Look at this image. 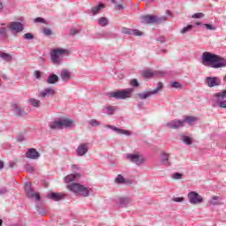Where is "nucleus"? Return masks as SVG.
<instances>
[{"mask_svg": "<svg viewBox=\"0 0 226 226\" xmlns=\"http://www.w3.org/2000/svg\"><path fill=\"white\" fill-rule=\"evenodd\" d=\"M198 119L195 117H185L182 121H184V124L187 123L188 124H193Z\"/></svg>", "mask_w": 226, "mask_h": 226, "instance_id": "nucleus-32", "label": "nucleus"}, {"mask_svg": "<svg viewBox=\"0 0 226 226\" xmlns=\"http://www.w3.org/2000/svg\"><path fill=\"white\" fill-rule=\"evenodd\" d=\"M0 36L4 39L8 38V28L3 26L0 27Z\"/></svg>", "mask_w": 226, "mask_h": 226, "instance_id": "nucleus-36", "label": "nucleus"}, {"mask_svg": "<svg viewBox=\"0 0 226 226\" xmlns=\"http://www.w3.org/2000/svg\"><path fill=\"white\" fill-rule=\"evenodd\" d=\"M192 18V19H204V13H202V12L194 13Z\"/></svg>", "mask_w": 226, "mask_h": 226, "instance_id": "nucleus-45", "label": "nucleus"}, {"mask_svg": "<svg viewBox=\"0 0 226 226\" xmlns=\"http://www.w3.org/2000/svg\"><path fill=\"white\" fill-rule=\"evenodd\" d=\"M6 193H8V188L1 187L0 188V195H6Z\"/></svg>", "mask_w": 226, "mask_h": 226, "instance_id": "nucleus-52", "label": "nucleus"}, {"mask_svg": "<svg viewBox=\"0 0 226 226\" xmlns=\"http://www.w3.org/2000/svg\"><path fill=\"white\" fill-rule=\"evenodd\" d=\"M194 25H195V26H201L202 23L198 21V22H195Z\"/></svg>", "mask_w": 226, "mask_h": 226, "instance_id": "nucleus-64", "label": "nucleus"}, {"mask_svg": "<svg viewBox=\"0 0 226 226\" xmlns=\"http://www.w3.org/2000/svg\"><path fill=\"white\" fill-rule=\"evenodd\" d=\"M204 27H206L208 31H215V29H216V27H215V26L211 25V24H204L203 25Z\"/></svg>", "mask_w": 226, "mask_h": 226, "instance_id": "nucleus-46", "label": "nucleus"}, {"mask_svg": "<svg viewBox=\"0 0 226 226\" xmlns=\"http://www.w3.org/2000/svg\"><path fill=\"white\" fill-rule=\"evenodd\" d=\"M118 204L119 206H121V207H127V206H130V204H132V198L130 197L119 198Z\"/></svg>", "mask_w": 226, "mask_h": 226, "instance_id": "nucleus-26", "label": "nucleus"}, {"mask_svg": "<svg viewBox=\"0 0 226 226\" xmlns=\"http://www.w3.org/2000/svg\"><path fill=\"white\" fill-rule=\"evenodd\" d=\"M110 2L115 5L114 9L117 11H123L126 8L124 0H110Z\"/></svg>", "mask_w": 226, "mask_h": 226, "instance_id": "nucleus-20", "label": "nucleus"}, {"mask_svg": "<svg viewBox=\"0 0 226 226\" xmlns=\"http://www.w3.org/2000/svg\"><path fill=\"white\" fill-rule=\"evenodd\" d=\"M16 140L18 142H24V140H26V137H24V135H19L17 138H16Z\"/></svg>", "mask_w": 226, "mask_h": 226, "instance_id": "nucleus-54", "label": "nucleus"}, {"mask_svg": "<svg viewBox=\"0 0 226 226\" xmlns=\"http://www.w3.org/2000/svg\"><path fill=\"white\" fill-rule=\"evenodd\" d=\"M39 215H41L43 216V215H45V211H40V209H37Z\"/></svg>", "mask_w": 226, "mask_h": 226, "instance_id": "nucleus-63", "label": "nucleus"}, {"mask_svg": "<svg viewBox=\"0 0 226 226\" xmlns=\"http://www.w3.org/2000/svg\"><path fill=\"white\" fill-rule=\"evenodd\" d=\"M115 182L117 185H124V183H126V179L123 177V175H117V177L115 179Z\"/></svg>", "mask_w": 226, "mask_h": 226, "instance_id": "nucleus-37", "label": "nucleus"}, {"mask_svg": "<svg viewBox=\"0 0 226 226\" xmlns=\"http://www.w3.org/2000/svg\"><path fill=\"white\" fill-rule=\"evenodd\" d=\"M159 163L164 167H170V154L165 152L161 153L159 156Z\"/></svg>", "mask_w": 226, "mask_h": 226, "instance_id": "nucleus-16", "label": "nucleus"}, {"mask_svg": "<svg viewBox=\"0 0 226 226\" xmlns=\"http://www.w3.org/2000/svg\"><path fill=\"white\" fill-rule=\"evenodd\" d=\"M201 64L203 66H209L210 68H223L226 62L222 56L212 52L205 51L201 55Z\"/></svg>", "mask_w": 226, "mask_h": 226, "instance_id": "nucleus-1", "label": "nucleus"}, {"mask_svg": "<svg viewBox=\"0 0 226 226\" xmlns=\"http://www.w3.org/2000/svg\"><path fill=\"white\" fill-rule=\"evenodd\" d=\"M56 90L52 87L44 88L39 93L40 98H50V96H55Z\"/></svg>", "mask_w": 226, "mask_h": 226, "instance_id": "nucleus-17", "label": "nucleus"}, {"mask_svg": "<svg viewBox=\"0 0 226 226\" xmlns=\"http://www.w3.org/2000/svg\"><path fill=\"white\" fill-rule=\"evenodd\" d=\"M10 169H13L15 167V162H9Z\"/></svg>", "mask_w": 226, "mask_h": 226, "instance_id": "nucleus-60", "label": "nucleus"}, {"mask_svg": "<svg viewBox=\"0 0 226 226\" xmlns=\"http://www.w3.org/2000/svg\"><path fill=\"white\" fill-rule=\"evenodd\" d=\"M34 22L35 24H45V19L41 18V17H38V18H35L34 19Z\"/></svg>", "mask_w": 226, "mask_h": 226, "instance_id": "nucleus-43", "label": "nucleus"}, {"mask_svg": "<svg viewBox=\"0 0 226 226\" xmlns=\"http://www.w3.org/2000/svg\"><path fill=\"white\" fill-rule=\"evenodd\" d=\"M12 109L16 116H24V109H22V108H20L19 105L13 104Z\"/></svg>", "mask_w": 226, "mask_h": 226, "instance_id": "nucleus-31", "label": "nucleus"}, {"mask_svg": "<svg viewBox=\"0 0 226 226\" xmlns=\"http://www.w3.org/2000/svg\"><path fill=\"white\" fill-rule=\"evenodd\" d=\"M0 169H4V162L0 161Z\"/></svg>", "mask_w": 226, "mask_h": 226, "instance_id": "nucleus-61", "label": "nucleus"}, {"mask_svg": "<svg viewBox=\"0 0 226 226\" xmlns=\"http://www.w3.org/2000/svg\"><path fill=\"white\" fill-rule=\"evenodd\" d=\"M72 170H79V167L75 164L72 165Z\"/></svg>", "mask_w": 226, "mask_h": 226, "instance_id": "nucleus-59", "label": "nucleus"}, {"mask_svg": "<svg viewBox=\"0 0 226 226\" xmlns=\"http://www.w3.org/2000/svg\"><path fill=\"white\" fill-rule=\"evenodd\" d=\"M205 84L207 87H216L222 85V80L218 77H206Z\"/></svg>", "mask_w": 226, "mask_h": 226, "instance_id": "nucleus-12", "label": "nucleus"}, {"mask_svg": "<svg viewBox=\"0 0 226 226\" xmlns=\"http://www.w3.org/2000/svg\"><path fill=\"white\" fill-rule=\"evenodd\" d=\"M106 128H109V130L116 132L118 135H125L126 137H130V135H132V132L124 129H119L114 125L107 124Z\"/></svg>", "mask_w": 226, "mask_h": 226, "instance_id": "nucleus-18", "label": "nucleus"}, {"mask_svg": "<svg viewBox=\"0 0 226 226\" xmlns=\"http://www.w3.org/2000/svg\"><path fill=\"white\" fill-rule=\"evenodd\" d=\"M46 82L48 84H56V82H59V76L56 75V74H50Z\"/></svg>", "mask_w": 226, "mask_h": 226, "instance_id": "nucleus-29", "label": "nucleus"}, {"mask_svg": "<svg viewBox=\"0 0 226 226\" xmlns=\"http://www.w3.org/2000/svg\"><path fill=\"white\" fill-rule=\"evenodd\" d=\"M193 29V25H187L184 28L180 30L181 34H186V33H190Z\"/></svg>", "mask_w": 226, "mask_h": 226, "instance_id": "nucleus-35", "label": "nucleus"}, {"mask_svg": "<svg viewBox=\"0 0 226 226\" xmlns=\"http://www.w3.org/2000/svg\"><path fill=\"white\" fill-rule=\"evenodd\" d=\"M34 75L35 79H40L41 77V72H40V71H34Z\"/></svg>", "mask_w": 226, "mask_h": 226, "instance_id": "nucleus-55", "label": "nucleus"}, {"mask_svg": "<svg viewBox=\"0 0 226 226\" xmlns=\"http://www.w3.org/2000/svg\"><path fill=\"white\" fill-rule=\"evenodd\" d=\"M27 103L31 105V107H34V109H40V107H41V101L35 98L28 99Z\"/></svg>", "mask_w": 226, "mask_h": 226, "instance_id": "nucleus-27", "label": "nucleus"}, {"mask_svg": "<svg viewBox=\"0 0 226 226\" xmlns=\"http://www.w3.org/2000/svg\"><path fill=\"white\" fill-rule=\"evenodd\" d=\"M142 24H162L167 20V16L157 17L154 15L141 16Z\"/></svg>", "mask_w": 226, "mask_h": 226, "instance_id": "nucleus-7", "label": "nucleus"}, {"mask_svg": "<svg viewBox=\"0 0 226 226\" xmlns=\"http://www.w3.org/2000/svg\"><path fill=\"white\" fill-rule=\"evenodd\" d=\"M68 190L75 193V195H80L81 197H89V194L93 193V190L89 187L84 186L79 183H73L67 185Z\"/></svg>", "mask_w": 226, "mask_h": 226, "instance_id": "nucleus-3", "label": "nucleus"}, {"mask_svg": "<svg viewBox=\"0 0 226 226\" xmlns=\"http://www.w3.org/2000/svg\"><path fill=\"white\" fill-rule=\"evenodd\" d=\"M61 79L63 82H68L72 79V72L66 69H63L60 73Z\"/></svg>", "mask_w": 226, "mask_h": 226, "instance_id": "nucleus-25", "label": "nucleus"}, {"mask_svg": "<svg viewBox=\"0 0 226 226\" xmlns=\"http://www.w3.org/2000/svg\"><path fill=\"white\" fill-rule=\"evenodd\" d=\"M187 199L192 206H197V204H202L204 202V198L195 191H192L187 194Z\"/></svg>", "mask_w": 226, "mask_h": 226, "instance_id": "nucleus-10", "label": "nucleus"}, {"mask_svg": "<svg viewBox=\"0 0 226 226\" xmlns=\"http://www.w3.org/2000/svg\"><path fill=\"white\" fill-rule=\"evenodd\" d=\"M122 33H123L124 34L132 35V29L124 27V28H122Z\"/></svg>", "mask_w": 226, "mask_h": 226, "instance_id": "nucleus-50", "label": "nucleus"}, {"mask_svg": "<svg viewBox=\"0 0 226 226\" xmlns=\"http://www.w3.org/2000/svg\"><path fill=\"white\" fill-rule=\"evenodd\" d=\"M213 107L226 109V89L215 94L211 99Z\"/></svg>", "mask_w": 226, "mask_h": 226, "instance_id": "nucleus-4", "label": "nucleus"}, {"mask_svg": "<svg viewBox=\"0 0 226 226\" xmlns=\"http://www.w3.org/2000/svg\"><path fill=\"white\" fill-rule=\"evenodd\" d=\"M80 178V174L79 173H75V174H71L66 176L64 178V183H73V181H78Z\"/></svg>", "mask_w": 226, "mask_h": 226, "instance_id": "nucleus-24", "label": "nucleus"}, {"mask_svg": "<svg viewBox=\"0 0 226 226\" xmlns=\"http://www.w3.org/2000/svg\"><path fill=\"white\" fill-rule=\"evenodd\" d=\"M166 128H171V130H177L178 128H183L185 126V121L183 120H171L165 124Z\"/></svg>", "mask_w": 226, "mask_h": 226, "instance_id": "nucleus-13", "label": "nucleus"}, {"mask_svg": "<svg viewBox=\"0 0 226 226\" xmlns=\"http://www.w3.org/2000/svg\"><path fill=\"white\" fill-rule=\"evenodd\" d=\"M173 202H185L184 197H176L172 199Z\"/></svg>", "mask_w": 226, "mask_h": 226, "instance_id": "nucleus-51", "label": "nucleus"}, {"mask_svg": "<svg viewBox=\"0 0 226 226\" xmlns=\"http://www.w3.org/2000/svg\"><path fill=\"white\" fill-rule=\"evenodd\" d=\"M25 169L26 172H29V174H33V172H34V167L29 163L26 164Z\"/></svg>", "mask_w": 226, "mask_h": 226, "instance_id": "nucleus-40", "label": "nucleus"}, {"mask_svg": "<svg viewBox=\"0 0 226 226\" xmlns=\"http://www.w3.org/2000/svg\"><path fill=\"white\" fill-rule=\"evenodd\" d=\"M98 24L102 27H105V26H109V19L105 17H102V18L98 19Z\"/></svg>", "mask_w": 226, "mask_h": 226, "instance_id": "nucleus-34", "label": "nucleus"}, {"mask_svg": "<svg viewBox=\"0 0 226 226\" xmlns=\"http://www.w3.org/2000/svg\"><path fill=\"white\" fill-rule=\"evenodd\" d=\"M9 29L16 33H22L24 31V25L19 21H13L10 23Z\"/></svg>", "mask_w": 226, "mask_h": 226, "instance_id": "nucleus-19", "label": "nucleus"}, {"mask_svg": "<svg viewBox=\"0 0 226 226\" xmlns=\"http://www.w3.org/2000/svg\"><path fill=\"white\" fill-rule=\"evenodd\" d=\"M133 93V88H126L124 90H117L115 92L109 93V98H115L116 100H126V98H131Z\"/></svg>", "mask_w": 226, "mask_h": 226, "instance_id": "nucleus-5", "label": "nucleus"}, {"mask_svg": "<svg viewBox=\"0 0 226 226\" xmlns=\"http://www.w3.org/2000/svg\"><path fill=\"white\" fill-rule=\"evenodd\" d=\"M157 41H160L161 43H165V41H167V40L165 39L164 36H161V37L157 38Z\"/></svg>", "mask_w": 226, "mask_h": 226, "instance_id": "nucleus-57", "label": "nucleus"}, {"mask_svg": "<svg viewBox=\"0 0 226 226\" xmlns=\"http://www.w3.org/2000/svg\"><path fill=\"white\" fill-rule=\"evenodd\" d=\"M170 86V87H173L175 89H181V87H182L181 83H179L177 81L171 82V84Z\"/></svg>", "mask_w": 226, "mask_h": 226, "instance_id": "nucleus-41", "label": "nucleus"}, {"mask_svg": "<svg viewBox=\"0 0 226 226\" xmlns=\"http://www.w3.org/2000/svg\"><path fill=\"white\" fill-rule=\"evenodd\" d=\"M144 102H140L137 104L138 109H142Z\"/></svg>", "mask_w": 226, "mask_h": 226, "instance_id": "nucleus-58", "label": "nucleus"}, {"mask_svg": "<svg viewBox=\"0 0 226 226\" xmlns=\"http://www.w3.org/2000/svg\"><path fill=\"white\" fill-rule=\"evenodd\" d=\"M88 124H90V126L92 127H95V126H101L102 123H100V121L96 119H91L90 121H88Z\"/></svg>", "mask_w": 226, "mask_h": 226, "instance_id": "nucleus-38", "label": "nucleus"}, {"mask_svg": "<svg viewBox=\"0 0 226 226\" xmlns=\"http://www.w3.org/2000/svg\"><path fill=\"white\" fill-rule=\"evenodd\" d=\"M130 84L132 87H139V81L136 79H132Z\"/></svg>", "mask_w": 226, "mask_h": 226, "instance_id": "nucleus-47", "label": "nucleus"}, {"mask_svg": "<svg viewBox=\"0 0 226 226\" xmlns=\"http://www.w3.org/2000/svg\"><path fill=\"white\" fill-rule=\"evenodd\" d=\"M142 34H144V33H142L140 30L132 29L131 36H142Z\"/></svg>", "mask_w": 226, "mask_h": 226, "instance_id": "nucleus-39", "label": "nucleus"}, {"mask_svg": "<svg viewBox=\"0 0 226 226\" xmlns=\"http://www.w3.org/2000/svg\"><path fill=\"white\" fill-rule=\"evenodd\" d=\"M125 158L128 162L134 163L138 167H140V165H143V163L146 162V158H144L142 154H127Z\"/></svg>", "mask_w": 226, "mask_h": 226, "instance_id": "nucleus-9", "label": "nucleus"}, {"mask_svg": "<svg viewBox=\"0 0 226 226\" xmlns=\"http://www.w3.org/2000/svg\"><path fill=\"white\" fill-rule=\"evenodd\" d=\"M24 40H34V35L31 33H26L23 35Z\"/></svg>", "mask_w": 226, "mask_h": 226, "instance_id": "nucleus-42", "label": "nucleus"}, {"mask_svg": "<svg viewBox=\"0 0 226 226\" xmlns=\"http://www.w3.org/2000/svg\"><path fill=\"white\" fill-rule=\"evenodd\" d=\"M64 54H68L67 49H53L50 55L51 62L53 63V64H55L56 66H59V64H61L63 61V56H64Z\"/></svg>", "mask_w": 226, "mask_h": 226, "instance_id": "nucleus-6", "label": "nucleus"}, {"mask_svg": "<svg viewBox=\"0 0 226 226\" xmlns=\"http://www.w3.org/2000/svg\"><path fill=\"white\" fill-rule=\"evenodd\" d=\"M25 192L26 193V196L28 199H35V200H40V193L36 192L34 193V191L31 187V183L28 182L25 185Z\"/></svg>", "mask_w": 226, "mask_h": 226, "instance_id": "nucleus-11", "label": "nucleus"}, {"mask_svg": "<svg viewBox=\"0 0 226 226\" xmlns=\"http://www.w3.org/2000/svg\"><path fill=\"white\" fill-rule=\"evenodd\" d=\"M172 177H173V179H181V177H183V174H181V173H174Z\"/></svg>", "mask_w": 226, "mask_h": 226, "instance_id": "nucleus-53", "label": "nucleus"}, {"mask_svg": "<svg viewBox=\"0 0 226 226\" xmlns=\"http://www.w3.org/2000/svg\"><path fill=\"white\" fill-rule=\"evenodd\" d=\"M48 199H50V200H55L56 202L61 200L62 199H64V194L60 192H51L47 195Z\"/></svg>", "mask_w": 226, "mask_h": 226, "instance_id": "nucleus-23", "label": "nucleus"}, {"mask_svg": "<svg viewBox=\"0 0 226 226\" xmlns=\"http://www.w3.org/2000/svg\"><path fill=\"white\" fill-rule=\"evenodd\" d=\"M103 8H105V5L103 4L95 5L92 7L90 10H88V15H98V13H100L101 10H103Z\"/></svg>", "mask_w": 226, "mask_h": 226, "instance_id": "nucleus-22", "label": "nucleus"}, {"mask_svg": "<svg viewBox=\"0 0 226 226\" xmlns=\"http://www.w3.org/2000/svg\"><path fill=\"white\" fill-rule=\"evenodd\" d=\"M43 34H45V36H51L52 30L50 28H44L43 29Z\"/></svg>", "mask_w": 226, "mask_h": 226, "instance_id": "nucleus-48", "label": "nucleus"}, {"mask_svg": "<svg viewBox=\"0 0 226 226\" xmlns=\"http://www.w3.org/2000/svg\"><path fill=\"white\" fill-rule=\"evenodd\" d=\"M143 77H145V79H151V77H154L156 75H158V72H154V71H144L142 72Z\"/></svg>", "mask_w": 226, "mask_h": 226, "instance_id": "nucleus-30", "label": "nucleus"}, {"mask_svg": "<svg viewBox=\"0 0 226 226\" xmlns=\"http://www.w3.org/2000/svg\"><path fill=\"white\" fill-rule=\"evenodd\" d=\"M0 57L3 61H5V63H11L13 61V56L9 53L1 52Z\"/></svg>", "mask_w": 226, "mask_h": 226, "instance_id": "nucleus-28", "label": "nucleus"}, {"mask_svg": "<svg viewBox=\"0 0 226 226\" xmlns=\"http://www.w3.org/2000/svg\"><path fill=\"white\" fill-rule=\"evenodd\" d=\"M70 33L72 36H75V34H79V30L72 28Z\"/></svg>", "mask_w": 226, "mask_h": 226, "instance_id": "nucleus-56", "label": "nucleus"}, {"mask_svg": "<svg viewBox=\"0 0 226 226\" xmlns=\"http://www.w3.org/2000/svg\"><path fill=\"white\" fill-rule=\"evenodd\" d=\"M210 204H212V206H216V204H218V196H214L210 200Z\"/></svg>", "mask_w": 226, "mask_h": 226, "instance_id": "nucleus-49", "label": "nucleus"}, {"mask_svg": "<svg viewBox=\"0 0 226 226\" xmlns=\"http://www.w3.org/2000/svg\"><path fill=\"white\" fill-rule=\"evenodd\" d=\"M25 156L28 160H39L41 154L40 152H38V150H36V148H28L25 154Z\"/></svg>", "mask_w": 226, "mask_h": 226, "instance_id": "nucleus-15", "label": "nucleus"}, {"mask_svg": "<svg viewBox=\"0 0 226 226\" xmlns=\"http://www.w3.org/2000/svg\"><path fill=\"white\" fill-rule=\"evenodd\" d=\"M72 126H75V123L70 118H59L49 123L50 130H64V128H72Z\"/></svg>", "mask_w": 226, "mask_h": 226, "instance_id": "nucleus-2", "label": "nucleus"}, {"mask_svg": "<svg viewBox=\"0 0 226 226\" xmlns=\"http://www.w3.org/2000/svg\"><path fill=\"white\" fill-rule=\"evenodd\" d=\"M182 141L184 144H186V146H192V144H193V139L190 138L189 136H182Z\"/></svg>", "mask_w": 226, "mask_h": 226, "instance_id": "nucleus-33", "label": "nucleus"}, {"mask_svg": "<svg viewBox=\"0 0 226 226\" xmlns=\"http://www.w3.org/2000/svg\"><path fill=\"white\" fill-rule=\"evenodd\" d=\"M88 152L89 143H80L76 149V154L78 156H86Z\"/></svg>", "mask_w": 226, "mask_h": 226, "instance_id": "nucleus-14", "label": "nucleus"}, {"mask_svg": "<svg viewBox=\"0 0 226 226\" xmlns=\"http://www.w3.org/2000/svg\"><path fill=\"white\" fill-rule=\"evenodd\" d=\"M4 8V4H3V1L0 0V10H3Z\"/></svg>", "mask_w": 226, "mask_h": 226, "instance_id": "nucleus-62", "label": "nucleus"}, {"mask_svg": "<svg viewBox=\"0 0 226 226\" xmlns=\"http://www.w3.org/2000/svg\"><path fill=\"white\" fill-rule=\"evenodd\" d=\"M117 110L116 106H103L102 109V113L106 114V116H114V113Z\"/></svg>", "mask_w": 226, "mask_h": 226, "instance_id": "nucleus-21", "label": "nucleus"}, {"mask_svg": "<svg viewBox=\"0 0 226 226\" xmlns=\"http://www.w3.org/2000/svg\"><path fill=\"white\" fill-rule=\"evenodd\" d=\"M116 75H117V79L118 80H123V79H124V72H117L116 73Z\"/></svg>", "mask_w": 226, "mask_h": 226, "instance_id": "nucleus-44", "label": "nucleus"}, {"mask_svg": "<svg viewBox=\"0 0 226 226\" xmlns=\"http://www.w3.org/2000/svg\"><path fill=\"white\" fill-rule=\"evenodd\" d=\"M162 89H163V83L159 82L157 84L156 88H154V90L139 93L137 94V96L138 98H139V100H147V98H151L153 94H158V93H160V91H162Z\"/></svg>", "mask_w": 226, "mask_h": 226, "instance_id": "nucleus-8", "label": "nucleus"}]
</instances>
